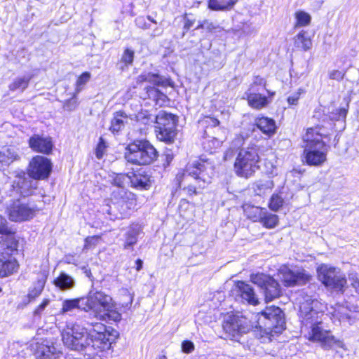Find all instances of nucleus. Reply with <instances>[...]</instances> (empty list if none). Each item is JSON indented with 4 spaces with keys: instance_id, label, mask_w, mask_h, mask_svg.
<instances>
[{
    "instance_id": "1",
    "label": "nucleus",
    "mask_w": 359,
    "mask_h": 359,
    "mask_svg": "<svg viewBox=\"0 0 359 359\" xmlns=\"http://www.w3.org/2000/svg\"><path fill=\"white\" fill-rule=\"evenodd\" d=\"M214 172L213 163L202 156L188 162L175 176V188L172 196L178 195L180 191H183L189 198L202 194L211 183Z\"/></svg>"
},
{
    "instance_id": "2",
    "label": "nucleus",
    "mask_w": 359,
    "mask_h": 359,
    "mask_svg": "<svg viewBox=\"0 0 359 359\" xmlns=\"http://www.w3.org/2000/svg\"><path fill=\"white\" fill-rule=\"evenodd\" d=\"M93 328L86 337L84 333L72 329L62 332L64 344L70 349L83 350L90 346L95 354L107 352L116 336V330L99 322L92 323Z\"/></svg>"
},
{
    "instance_id": "3",
    "label": "nucleus",
    "mask_w": 359,
    "mask_h": 359,
    "mask_svg": "<svg viewBox=\"0 0 359 359\" xmlns=\"http://www.w3.org/2000/svg\"><path fill=\"white\" fill-rule=\"evenodd\" d=\"M319 314L320 312L313 309L307 302L299 306V318L302 329L306 332L304 337L313 343H319L323 346L329 345L334 341V337L330 330L323 327Z\"/></svg>"
},
{
    "instance_id": "4",
    "label": "nucleus",
    "mask_w": 359,
    "mask_h": 359,
    "mask_svg": "<svg viewBox=\"0 0 359 359\" xmlns=\"http://www.w3.org/2000/svg\"><path fill=\"white\" fill-rule=\"evenodd\" d=\"M260 162L259 147L254 144L249 145L238 151L233 164V172L239 178H251L260 169Z\"/></svg>"
},
{
    "instance_id": "5",
    "label": "nucleus",
    "mask_w": 359,
    "mask_h": 359,
    "mask_svg": "<svg viewBox=\"0 0 359 359\" xmlns=\"http://www.w3.org/2000/svg\"><path fill=\"white\" fill-rule=\"evenodd\" d=\"M87 310L95 312V317L102 321L119 322L121 314L114 309L112 298L102 291L89 293L86 297Z\"/></svg>"
},
{
    "instance_id": "6",
    "label": "nucleus",
    "mask_w": 359,
    "mask_h": 359,
    "mask_svg": "<svg viewBox=\"0 0 359 359\" xmlns=\"http://www.w3.org/2000/svg\"><path fill=\"white\" fill-rule=\"evenodd\" d=\"M158 153L154 145L146 139H136L126 147L125 158L133 165H149L156 161Z\"/></svg>"
},
{
    "instance_id": "7",
    "label": "nucleus",
    "mask_w": 359,
    "mask_h": 359,
    "mask_svg": "<svg viewBox=\"0 0 359 359\" xmlns=\"http://www.w3.org/2000/svg\"><path fill=\"white\" fill-rule=\"evenodd\" d=\"M257 327L271 337L280 334L286 329L285 314L276 306H266L257 313Z\"/></svg>"
},
{
    "instance_id": "8",
    "label": "nucleus",
    "mask_w": 359,
    "mask_h": 359,
    "mask_svg": "<svg viewBox=\"0 0 359 359\" xmlns=\"http://www.w3.org/2000/svg\"><path fill=\"white\" fill-rule=\"evenodd\" d=\"M275 95V91L266 89V81L257 76L245 93V100L251 108L259 110L266 107Z\"/></svg>"
},
{
    "instance_id": "9",
    "label": "nucleus",
    "mask_w": 359,
    "mask_h": 359,
    "mask_svg": "<svg viewBox=\"0 0 359 359\" xmlns=\"http://www.w3.org/2000/svg\"><path fill=\"white\" fill-rule=\"evenodd\" d=\"M250 280L263 290L264 302H271L282 295V288L273 276L261 272L250 275Z\"/></svg>"
},
{
    "instance_id": "10",
    "label": "nucleus",
    "mask_w": 359,
    "mask_h": 359,
    "mask_svg": "<svg viewBox=\"0 0 359 359\" xmlns=\"http://www.w3.org/2000/svg\"><path fill=\"white\" fill-rule=\"evenodd\" d=\"M53 171L51 160L46 156L36 155L33 156L27 168L28 176L34 180H47Z\"/></svg>"
},
{
    "instance_id": "11",
    "label": "nucleus",
    "mask_w": 359,
    "mask_h": 359,
    "mask_svg": "<svg viewBox=\"0 0 359 359\" xmlns=\"http://www.w3.org/2000/svg\"><path fill=\"white\" fill-rule=\"evenodd\" d=\"M222 328L230 340H235L251 330L248 319L242 316L231 314L222 323Z\"/></svg>"
},
{
    "instance_id": "12",
    "label": "nucleus",
    "mask_w": 359,
    "mask_h": 359,
    "mask_svg": "<svg viewBox=\"0 0 359 359\" xmlns=\"http://www.w3.org/2000/svg\"><path fill=\"white\" fill-rule=\"evenodd\" d=\"M38 210L36 207H30L28 203L15 199L8 207L7 215L12 222H22L33 219Z\"/></svg>"
},
{
    "instance_id": "13",
    "label": "nucleus",
    "mask_w": 359,
    "mask_h": 359,
    "mask_svg": "<svg viewBox=\"0 0 359 359\" xmlns=\"http://www.w3.org/2000/svg\"><path fill=\"white\" fill-rule=\"evenodd\" d=\"M302 148L301 160L303 164L309 166L320 167L327 161L329 145L302 147Z\"/></svg>"
},
{
    "instance_id": "14",
    "label": "nucleus",
    "mask_w": 359,
    "mask_h": 359,
    "mask_svg": "<svg viewBox=\"0 0 359 359\" xmlns=\"http://www.w3.org/2000/svg\"><path fill=\"white\" fill-rule=\"evenodd\" d=\"M128 179L130 187L140 191L149 190L154 182L150 170L143 168H132L128 172Z\"/></svg>"
},
{
    "instance_id": "15",
    "label": "nucleus",
    "mask_w": 359,
    "mask_h": 359,
    "mask_svg": "<svg viewBox=\"0 0 359 359\" xmlns=\"http://www.w3.org/2000/svg\"><path fill=\"white\" fill-rule=\"evenodd\" d=\"M0 246V278H4L17 273L20 269V262L13 257L18 253L19 248L16 251L11 252L6 249L4 245Z\"/></svg>"
},
{
    "instance_id": "16",
    "label": "nucleus",
    "mask_w": 359,
    "mask_h": 359,
    "mask_svg": "<svg viewBox=\"0 0 359 359\" xmlns=\"http://www.w3.org/2000/svg\"><path fill=\"white\" fill-rule=\"evenodd\" d=\"M0 235L4 236L0 240V245H4L5 248L11 252L17 250L20 245L19 237L16 231L8 226V222L2 215H0Z\"/></svg>"
},
{
    "instance_id": "17",
    "label": "nucleus",
    "mask_w": 359,
    "mask_h": 359,
    "mask_svg": "<svg viewBox=\"0 0 359 359\" xmlns=\"http://www.w3.org/2000/svg\"><path fill=\"white\" fill-rule=\"evenodd\" d=\"M323 127L319 125L307 128L305 133L302 137L303 142L302 147L328 145L325 142V139L328 137V135L323 133Z\"/></svg>"
},
{
    "instance_id": "18",
    "label": "nucleus",
    "mask_w": 359,
    "mask_h": 359,
    "mask_svg": "<svg viewBox=\"0 0 359 359\" xmlns=\"http://www.w3.org/2000/svg\"><path fill=\"white\" fill-rule=\"evenodd\" d=\"M28 145L34 152L43 155L51 154L54 149L52 137L39 134L32 135L28 140Z\"/></svg>"
},
{
    "instance_id": "19",
    "label": "nucleus",
    "mask_w": 359,
    "mask_h": 359,
    "mask_svg": "<svg viewBox=\"0 0 359 359\" xmlns=\"http://www.w3.org/2000/svg\"><path fill=\"white\" fill-rule=\"evenodd\" d=\"M282 283L285 287L304 285L310 282L311 276L304 270L294 271L290 269L281 271Z\"/></svg>"
},
{
    "instance_id": "20",
    "label": "nucleus",
    "mask_w": 359,
    "mask_h": 359,
    "mask_svg": "<svg viewBox=\"0 0 359 359\" xmlns=\"http://www.w3.org/2000/svg\"><path fill=\"white\" fill-rule=\"evenodd\" d=\"M111 201L121 207L131 209L137 205V195L128 189L114 190L110 194Z\"/></svg>"
},
{
    "instance_id": "21",
    "label": "nucleus",
    "mask_w": 359,
    "mask_h": 359,
    "mask_svg": "<svg viewBox=\"0 0 359 359\" xmlns=\"http://www.w3.org/2000/svg\"><path fill=\"white\" fill-rule=\"evenodd\" d=\"M17 180L13 182L12 189L21 197L32 195L37 189V185L25 176V172L18 174Z\"/></svg>"
},
{
    "instance_id": "22",
    "label": "nucleus",
    "mask_w": 359,
    "mask_h": 359,
    "mask_svg": "<svg viewBox=\"0 0 359 359\" xmlns=\"http://www.w3.org/2000/svg\"><path fill=\"white\" fill-rule=\"evenodd\" d=\"M236 295L248 304L257 306L259 304L254 288L243 280H236L234 283Z\"/></svg>"
},
{
    "instance_id": "23",
    "label": "nucleus",
    "mask_w": 359,
    "mask_h": 359,
    "mask_svg": "<svg viewBox=\"0 0 359 359\" xmlns=\"http://www.w3.org/2000/svg\"><path fill=\"white\" fill-rule=\"evenodd\" d=\"M151 83L155 86L172 87L173 82L170 78H163L160 74L152 72H143L135 79L136 86L144 83Z\"/></svg>"
},
{
    "instance_id": "24",
    "label": "nucleus",
    "mask_w": 359,
    "mask_h": 359,
    "mask_svg": "<svg viewBox=\"0 0 359 359\" xmlns=\"http://www.w3.org/2000/svg\"><path fill=\"white\" fill-rule=\"evenodd\" d=\"M318 279L327 287L335 288L337 287V271L334 268H331L323 264L318 268Z\"/></svg>"
},
{
    "instance_id": "25",
    "label": "nucleus",
    "mask_w": 359,
    "mask_h": 359,
    "mask_svg": "<svg viewBox=\"0 0 359 359\" xmlns=\"http://www.w3.org/2000/svg\"><path fill=\"white\" fill-rule=\"evenodd\" d=\"M255 126L264 135L268 137L273 136L277 130L276 121L267 116H259L255 120Z\"/></svg>"
},
{
    "instance_id": "26",
    "label": "nucleus",
    "mask_w": 359,
    "mask_h": 359,
    "mask_svg": "<svg viewBox=\"0 0 359 359\" xmlns=\"http://www.w3.org/2000/svg\"><path fill=\"white\" fill-rule=\"evenodd\" d=\"M293 43L297 50L306 52L311 49L313 42L308 32L302 29L293 37Z\"/></svg>"
},
{
    "instance_id": "27",
    "label": "nucleus",
    "mask_w": 359,
    "mask_h": 359,
    "mask_svg": "<svg viewBox=\"0 0 359 359\" xmlns=\"http://www.w3.org/2000/svg\"><path fill=\"white\" fill-rule=\"evenodd\" d=\"M128 116L122 110L116 111L113 114V118L110 121L109 130L113 134H118L121 131L125 126V121L127 120Z\"/></svg>"
},
{
    "instance_id": "28",
    "label": "nucleus",
    "mask_w": 359,
    "mask_h": 359,
    "mask_svg": "<svg viewBox=\"0 0 359 359\" xmlns=\"http://www.w3.org/2000/svg\"><path fill=\"white\" fill-rule=\"evenodd\" d=\"M177 116L172 113L165 111H161L156 116V127H172L176 128L177 123Z\"/></svg>"
},
{
    "instance_id": "29",
    "label": "nucleus",
    "mask_w": 359,
    "mask_h": 359,
    "mask_svg": "<svg viewBox=\"0 0 359 359\" xmlns=\"http://www.w3.org/2000/svg\"><path fill=\"white\" fill-rule=\"evenodd\" d=\"M155 132L158 140L166 144L173 143L177 135L176 128L172 127H156Z\"/></svg>"
},
{
    "instance_id": "30",
    "label": "nucleus",
    "mask_w": 359,
    "mask_h": 359,
    "mask_svg": "<svg viewBox=\"0 0 359 359\" xmlns=\"http://www.w3.org/2000/svg\"><path fill=\"white\" fill-rule=\"evenodd\" d=\"M279 222L280 219L278 215L271 213L264 208L259 223L265 229H272L278 226Z\"/></svg>"
},
{
    "instance_id": "31",
    "label": "nucleus",
    "mask_w": 359,
    "mask_h": 359,
    "mask_svg": "<svg viewBox=\"0 0 359 359\" xmlns=\"http://www.w3.org/2000/svg\"><path fill=\"white\" fill-rule=\"evenodd\" d=\"M238 0H208V7L212 11H229Z\"/></svg>"
},
{
    "instance_id": "32",
    "label": "nucleus",
    "mask_w": 359,
    "mask_h": 359,
    "mask_svg": "<svg viewBox=\"0 0 359 359\" xmlns=\"http://www.w3.org/2000/svg\"><path fill=\"white\" fill-rule=\"evenodd\" d=\"M264 208L252 205H246L244 207V212L248 219L255 223H259Z\"/></svg>"
},
{
    "instance_id": "33",
    "label": "nucleus",
    "mask_w": 359,
    "mask_h": 359,
    "mask_svg": "<svg viewBox=\"0 0 359 359\" xmlns=\"http://www.w3.org/2000/svg\"><path fill=\"white\" fill-rule=\"evenodd\" d=\"M32 76H19L15 78L9 85L8 89L10 91H17L19 90L20 92H23L26 88H28L30 81L32 79Z\"/></svg>"
},
{
    "instance_id": "34",
    "label": "nucleus",
    "mask_w": 359,
    "mask_h": 359,
    "mask_svg": "<svg viewBox=\"0 0 359 359\" xmlns=\"http://www.w3.org/2000/svg\"><path fill=\"white\" fill-rule=\"evenodd\" d=\"M46 279H38L33 287L30 288L27 294V302L26 304L34 302L44 290Z\"/></svg>"
},
{
    "instance_id": "35",
    "label": "nucleus",
    "mask_w": 359,
    "mask_h": 359,
    "mask_svg": "<svg viewBox=\"0 0 359 359\" xmlns=\"http://www.w3.org/2000/svg\"><path fill=\"white\" fill-rule=\"evenodd\" d=\"M53 284L61 290L71 289L74 284V280L67 274L61 273L53 281Z\"/></svg>"
},
{
    "instance_id": "36",
    "label": "nucleus",
    "mask_w": 359,
    "mask_h": 359,
    "mask_svg": "<svg viewBox=\"0 0 359 359\" xmlns=\"http://www.w3.org/2000/svg\"><path fill=\"white\" fill-rule=\"evenodd\" d=\"M144 91L149 99H153L156 104H158L160 101L163 102L168 100L167 95L157 88L155 86H148L144 88Z\"/></svg>"
},
{
    "instance_id": "37",
    "label": "nucleus",
    "mask_w": 359,
    "mask_h": 359,
    "mask_svg": "<svg viewBox=\"0 0 359 359\" xmlns=\"http://www.w3.org/2000/svg\"><path fill=\"white\" fill-rule=\"evenodd\" d=\"M294 18L296 20L294 23L295 28L308 26L311 22V15L304 11H296L294 13Z\"/></svg>"
},
{
    "instance_id": "38",
    "label": "nucleus",
    "mask_w": 359,
    "mask_h": 359,
    "mask_svg": "<svg viewBox=\"0 0 359 359\" xmlns=\"http://www.w3.org/2000/svg\"><path fill=\"white\" fill-rule=\"evenodd\" d=\"M284 205V200L279 194H273L268 202V208L273 212H278Z\"/></svg>"
},
{
    "instance_id": "39",
    "label": "nucleus",
    "mask_w": 359,
    "mask_h": 359,
    "mask_svg": "<svg viewBox=\"0 0 359 359\" xmlns=\"http://www.w3.org/2000/svg\"><path fill=\"white\" fill-rule=\"evenodd\" d=\"M91 78V74L88 72H83L76 78L74 85L75 93H79L83 88L85 85L90 81Z\"/></svg>"
},
{
    "instance_id": "40",
    "label": "nucleus",
    "mask_w": 359,
    "mask_h": 359,
    "mask_svg": "<svg viewBox=\"0 0 359 359\" xmlns=\"http://www.w3.org/2000/svg\"><path fill=\"white\" fill-rule=\"evenodd\" d=\"M139 231L132 229L126 233V241L123 244L124 249H133V246L137 243Z\"/></svg>"
},
{
    "instance_id": "41",
    "label": "nucleus",
    "mask_w": 359,
    "mask_h": 359,
    "mask_svg": "<svg viewBox=\"0 0 359 359\" xmlns=\"http://www.w3.org/2000/svg\"><path fill=\"white\" fill-rule=\"evenodd\" d=\"M53 347L48 345L41 344L36 349L37 359H52L53 356Z\"/></svg>"
},
{
    "instance_id": "42",
    "label": "nucleus",
    "mask_w": 359,
    "mask_h": 359,
    "mask_svg": "<svg viewBox=\"0 0 359 359\" xmlns=\"http://www.w3.org/2000/svg\"><path fill=\"white\" fill-rule=\"evenodd\" d=\"M102 234L87 236L84 239L83 250H88L95 248L98 245V243L102 241Z\"/></svg>"
},
{
    "instance_id": "43",
    "label": "nucleus",
    "mask_w": 359,
    "mask_h": 359,
    "mask_svg": "<svg viewBox=\"0 0 359 359\" xmlns=\"http://www.w3.org/2000/svg\"><path fill=\"white\" fill-rule=\"evenodd\" d=\"M198 123L204 128H215L220 125V121L210 115H204L198 120Z\"/></svg>"
},
{
    "instance_id": "44",
    "label": "nucleus",
    "mask_w": 359,
    "mask_h": 359,
    "mask_svg": "<svg viewBox=\"0 0 359 359\" xmlns=\"http://www.w3.org/2000/svg\"><path fill=\"white\" fill-rule=\"evenodd\" d=\"M182 20L183 22V31L182 32V37H183L194 26L196 22V19L191 14L184 13L182 15Z\"/></svg>"
},
{
    "instance_id": "45",
    "label": "nucleus",
    "mask_w": 359,
    "mask_h": 359,
    "mask_svg": "<svg viewBox=\"0 0 359 359\" xmlns=\"http://www.w3.org/2000/svg\"><path fill=\"white\" fill-rule=\"evenodd\" d=\"M135 57V52L129 48H126L123 52L121 57V62H122L126 67L131 66L133 63Z\"/></svg>"
},
{
    "instance_id": "46",
    "label": "nucleus",
    "mask_w": 359,
    "mask_h": 359,
    "mask_svg": "<svg viewBox=\"0 0 359 359\" xmlns=\"http://www.w3.org/2000/svg\"><path fill=\"white\" fill-rule=\"evenodd\" d=\"M128 178V172L127 173H117L115 174L111 180V184L119 188V189H126L125 185H126V181Z\"/></svg>"
},
{
    "instance_id": "47",
    "label": "nucleus",
    "mask_w": 359,
    "mask_h": 359,
    "mask_svg": "<svg viewBox=\"0 0 359 359\" xmlns=\"http://www.w3.org/2000/svg\"><path fill=\"white\" fill-rule=\"evenodd\" d=\"M196 207V204L188 200L187 198H182L180 200L177 210L180 215H185L191 208Z\"/></svg>"
},
{
    "instance_id": "48",
    "label": "nucleus",
    "mask_w": 359,
    "mask_h": 359,
    "mask_svg": "<svg viewBox=\"0 0 359 359\" xmlns=\"http://www.w3.org/2000/svg\"><path fill=\"white\" fill-rule=\"evenodd\" d=\"M79 307V299H66L62 302L61 313H65Z\"/></svg>"
},
{
    "instance_id": "49",
    "label": "nucleus",
    "mask_w": 359,
    "mask_h": 359,
    "mask_svg": "<svg viewBox=\"0 0 359 359\" xmlns=\"http://www.w3.org/2000/svg\"><path fill=\"white\" fill-rule=\"evenodd\" d=\"M107 147V146L104 138L100 137L98 140L95 151V156L97 159H101L103 157Z\"/></svg>"
},
{
    "instance_id": "50",
    "label": "nucleus",
    "mask_w": 359,
    "mask_h": 359,
    "mask_svg": "<svg viewBox=\"0 0 359 359\" xmlns=\"http://www.w3.org/2000/svg\"><path fill=\"white\" fill-rule=\"evenodd\" d=\"M76 94L77 93H74L73 97L67 99L65 101V102L63 104V109L65 111H74V109H76V107L79 104V102L76 98Z\"/></svg>"
},
{
    "instance_id": "51",
    "label": "nucleus",
    "mask_w": 359,
    "mask_h": 359,
    "mask_svg": "<svg viewBox=\"0 0 359 359\" xmlns=\"http://www.w3.org/2000/svg\"><path fill=\"white\" fill-rule=\"evenodd\" d=\"M304 92V91L302 88H299L297 91L295 92L293 95L288 96L287 98V102L288 104L290 106L297 105L300 96Z\"/></svg>"
},
{
    "instance_id": "52",
    "label": "nucleus",
    "mask_w": 359,
    "mask_h": 359,
    "mask_svg": "<svg viewBox=\"0 0 359 359\" xmlns=\"http://www.w3.org/2000/svg\"><path fill=\"white\" fill-rule=\"evenodd\" d=\"M50 300L47 298L43 299L41 302L33 311V315L40 316L45 307L49 304Z\"/></svg>"
},
{
    "instance_id": "53",
    "label": "nucleus",
    "mask_w": 359,
    "mask_h": 359,
    "mask_svg": "<svg viewBox=\"0 0 359 359\" xmlns=\"http://www.w3.org/2000/svg\"><path fill=\"white\" fill-rule=\"evenodd\" d=\"M135 25L142 29H147L149 27V24L147 22L144 16H139L135 20Z\"/></svg>"
},
{
    "instance_id": "54",
    "label": "nucleus",
    "mask_w": 359,
    "mask_h": 359,
    "mask_svg": "<svg viewBox=\"0 0 359 359\" xmlns=\"http://www.w3.org/2000/svg\"><path fill=\"white\" fill-rule=\"evenodd\" d=\"M182 349L184 353H191L194 350V344L191 341L184 340L182 344Z\"/></svg>"
},
{
    "instance_id": "55",
    "label": "nucleus",
    "mask_w": 359,
    "mask_h": 359,
    "mask_svg": "<svg viewBox=\"0 0 359 359\" xmlns=\"http://www.w3.org/2000/svg\"><path fill=\"white\" fill-rule=\"evenodd\" d=\"M347 111L348 110L345 108H341L338 111V122L341 121V128L343 130L345 128V118L346 116Z\"/></svg>"
},
{
    "instance_id": "56",
    "label": "nucleus",
    "mask_w": 359,
    "mask_h": 359,
    "mask_svg": "<svg viewBox=\"0 0 359 359\" xmlns=\"http://www.w3.org/2000/svg\"><path fill=\"white\" fill-rule=\"evenodd\" d=\"M206 25L205 29H206L209 32H215L217 29L219 28V26L214 24L212 22H210L208 20H205Z\"/></svg>"
},
{
    "instance_id": "57",
    "label": "nucleus",
    "mask_w": 359,
    "mask_h": 359,
    "mask_svg": "<svg viewBox=\"0 0 359 359\" xmlns=\"http://www.w3.org/2000/svg\"><path fill=\"white\" fill-rule=\"evenodd\" d=\"M163 167L166 168L170 165L172 161L173 160V156L170 154H165L163 156Z\"/></svg>"
},
{
    "instance_id": "58",
    "label": "nucleus",
    "mask_w": 359,
    "mask_h": 359,
    "mask_svg": "<svg viewBox=\"0 0 359 359\" xmlns=\"http://www.w3.org/2000/svg\"><path fill=\"white\" fill-rule=\"evenodd\" d=\"M234 156L233 149L231 147L227 148L223 155L224 161H230Z\"/></svg>"
},
{
    "instance_id": "59",
    "label": "nucleus",
    "mask_w": 359,
    "mask_h": 359,
    "mask_svg": "<svg viewBox=\"0 0 359 359\" xmlns=\"http://www.w3.org/2000/svg\"><path fill=\"white\" fill-rule=\"evenodd\" d=\"M346 286V279L344 276L338 275V291H344Z\"/></svg>"
},
{
    "instance_id": "60",
    "label": "nucleus",
    "mask_w": 359,
    "mask_h": 359,
    "mask_svg": "<svg viewBox=\"0 0 359 359\" xmlns=\"http://www.w3.org/2000/svg\"><path fill=\"white\" fill-rule=\"evenodd\" d=\"M233 141L236 142L238 146L241 147L244 144L245 137L242 134H236Z\"/></svg>"
},
{
    "instance_id": "61",
    "label": "nucleus",
    "mask_w": 359,
    "mask_h": 359,
    "mask_svg": "<svg viewBox=\"0 0 359 359\" xmlns=\"http://www.w3.org/2000/svg\"><path fill=\"white\" fill-rule=\"evenodd\" d=\"M212 143L214 145L215 149H217L221 146L222 142L219 141L216 138H213L212 140L208 142V144H210Z\"/></svg>"
},
{
    "instance_id": "62",
    "label": "nucleus",
    "mask_w": 359,
    "mask_h": 359,
    "mask_svg": "<svg viewBox=\"0 0 359 359\" xmlns=\"http://www.w3.org/2000/svg\"><path fill=\"white\" fill-rule=\"evenodd\" d=\"M143 262L140 259H137L135 261V269L140 271L142 269Z\"/></svg>"
},
{
    "instance_id": "63",
    "label": "nucleus",
    "mask_w": 359,
    "mask_h": 359,
    "mask_svg": "<svg viewBox=\"0 0 359 359\" xmlns=\"http://www.w3.org/2000/svg\"><path fill=\"white\" fill-rule=\"evenodd\" d=\"M206 23V21L205 20H203L202 22H200L197 27H196V29H205V24Z\"/></svg>"
},
{
    "instance_id": "64",
    "label": "nucleus",
    "mask_w": 359,
    "mask_h": 359,
    "mask_svg": "<svg viewBox=\"0 0 359 359\" xmlns=\"http://www.w3.org/2000/svg\"><path fill=\"white\" fill-rule=\"evenodd\" d=\"M337 346H338V348H343L344 351H346V348H344V344H343V342L338 341Z\"/></svg>"
}]
</instances>
